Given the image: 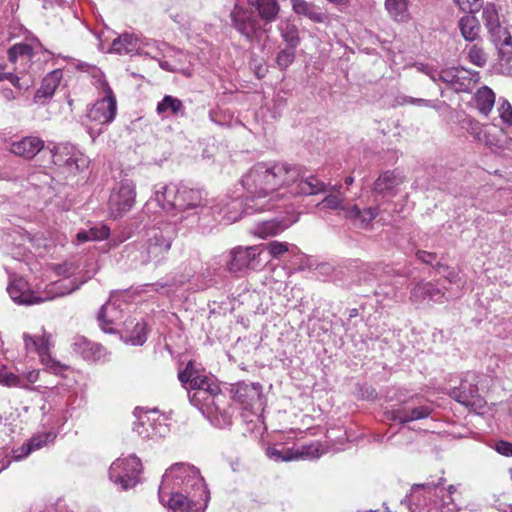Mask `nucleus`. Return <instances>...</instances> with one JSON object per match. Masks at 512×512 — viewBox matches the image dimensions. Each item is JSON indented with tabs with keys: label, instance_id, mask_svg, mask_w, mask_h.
I'll return each mask as SVG.
<instances>
[{
	"label": "nucleus",
	"instance_id": "obj_1",
	"mask_svg": "<svg viewBox=\"0 0 512 512\" xmlns=\"http://www.w3.org/2000/svg\"><path fill=\"white\" fill-rule=\"evenodd\" d=\"M298 172L285 163L258 162L241 178V184L249 194L246 198L247 213L272 210L274 193L297 179Z\"/></svg>",
	"mask_w": 512,
	"mask_h": 512
},
{
	"label": "nucleus",
	"instance_id": "obj_2",
	"mask_svg": "<svg viewBox=\"0 0 512 512\" xmlns=\"http://www.w3.org/2000/svg\"><path fill=\"white\" fill-rule=\"evenodd\" d=\"M176 235L177 230L173 223H161L159 226H154L147 231V240L140 248L127 247V257L140 265H147L151 262L159 264L166 258Z\"/></svg>",
	"mask_w": 512,
	"mask_h": 512
},
{
	"label": "nucleus",
	"instance_id": "obj_3",
	"mask_svg": "<svg viewBox=\"0 0 512 512\" xmlns=\"http://www.w3.org/2000/svg\"><path fill=\"white\" fill-rule=\"evenodd\" d=\"M173 481L177 487H183L187 494L192 492L199 493V497L203 500L204 505L209 499V492L205 484L204 478L200 474V470L188 463H175L171 465L164 473L162 482L159 486V498L164 500L165 486L169 481Z\"/></svg>",
	"mask_w": 512,
	"mask_h": 512
},
{
	"label": "nucleus",
	"instance_id": "obj_4",
	"mask_svg": "<svg viewBox=\"0 0 512 512\" xmlns=\"http://www.w3.org/2000/svg\"><path fill=\"white\" fill-rule=\"evenodd\" d=\"M79 289V284L69 282H53L43 292L30 290L28 283L22 279L13 280L7 287L12 300L19 304L33 305L44 301L53 300L57 297L68 295Z\"/></svg>",
	"mask_w": 512,
	"mask_h": 512
},
{
	"label": "nucleus",
	"instance_id": "obj_5",
	"mask_svg": "<svg viewBox=\"0 0 512 512\" xmlns=\"http://www.w3.org/2000/svg\"><path fill=\"white\" fill-rule=\"evenodd\" d=\"M229 18L231 26L250 43H260L269 31L253 11L237 3Z\"/></svg>",
	"mask_w": 512,
	"mask_h": 512
},
{
	"label": "nucleus",
	"instance_id": "obj_6",
	"mask_svg": "<svg viewBox=\"0 0 512 512\" xmlns=\"http://www.w3.org/2000/svg\"><path fill=\"white\" fill-rule=\"evenodd\" d=\"M433 410V407L422 397L413 395L390 410L387 413V417L392 421L404 425L409 422L428 418Z\"/></svg>",
	"mask_w": 512,
	"mask_h": 512
},
{
	"label": "nucleus",
	"instance_id": "obj_7",
	"mask_svg": "<svg viewBox=\"0 0 512 512\" xmlns=\"http://www.w3.org/2000/svg\"><path fill=\"white\" fill-rule=\"evenodd\" d=\"M142 472V463L138 457L131 455L124 459H117L109 468L110 480L122 490L134 487L139 482Z\"/></svg>",
	"mask_w": 512,
	"mask_h": 512
},
{
	"label": "nucleus",
	"instance_id": "obj_8",
	"mask_svg": "<svg viewBox=\"0 0 512 512\" xmlns=\"http://www.w3.org/2000/svg\"><path fill=\"white\" fill-rule=\"evenodd\" d=\"M136 184L127 177L116 182L108 200V208L114 218L122 217L134 205Z\"/></svg>",
	"mask_w": 512,
	"mask_h": 512
},
{
	"label": "nucleus",
	"instance_id": "obj_9",
	"mask_svg": "<svg viewBox=\"0 0 512 512\" xmlns=\"http://www.w3.org/2000/svg\"><path fill=\"white\" fill-rule=\"evenodd\" d=\"M99 82L104 95L89 108L86 117L91 122L105 125L114 120L117 113V101L108 82L104 78Z\"/></svg>",
	"mask_w": 512,
	"mask_h": 512
},
{
	"label": "nucleus",
	"instance_id": "obj_10",
	"mask_svg": "<svg viewBox=\"0 0 512 512\" xmlns=\"http://www.w3.org/2000/svg\"><path fill=\"white\" fill-rule=\"evenodd\" d=\"M53 163L70 174L83 171L88 166V159L74 145L61 143L51 150Z\"/></svg>",
	"mask_w": 512,
	"mask_h": 512
},
{
	"label": "nucleus",
	"instance_id": "obj_11",
	"mask_svg": "<svg viewBox=\"0 0 512 512\" xmlns=\"http://www.w3.org/2000/svg\"><path fill=\"white\" fill-rule=\"evenodd\" d=\"M232 398L238 402L243 409L258 414L263 411L265 398L260 383H237L232 389Z\"/></svg>",
	"mask_w": 512,
	"mask_h": 512
},
{
	"label": "nucleus",
	"instance_id": "obj_12",
	"mask_svg": "<svg viewBox=\"0 0 512 512\" xmlns=\"http://www.w3.org/2000/svg\"><path fill=\"white\" fill-rule=\"evenodd\" d=\"M439 79L456 93H470L479 82V72L465 68L451 67L440 70Z\"/></svg>",
	"mask_w": 512,
	"mask_h": 512
},
{
	"label": "nucleus",
	"instance_id": "obj_13",
	"mask_svg": "<svg viewBox=\"0 0 512 512\" xmlns=\"http://www.w3.org/2000/svg\"><path fill=\"white\" fill-rule=\"evenodd\" d=\"M260 254L259 246L235 247L229 253V260L226 263L227 270L237 274L256 269L260 262Z\"/></svg>",
	"mask_w": 512,
	"mask_h": 512
},
{
	"label": "nucleus",
	"instance_id": "obj_14",
	"mask_svg": "<svg viewBox=\"0 0 512 512\" xmlns=\"http://www.w3.org/2000/svg\"><path fill=\"white\" fill-rule=\"evenodd\" d=\"M24 344L28 351L38 353L41 362L47 368L55 373L62 371L65 366L53 359L50 355V349L53 347L52 336L47 332H43L41 336H31L28 333L23 334Z\"/></svg>",
	"mask_w": 512,
	"mask_h": 512
},
{
	"label": "nucleus",
	"instance_id": "obj_15",
	"mask_svg": "<svg viewBox=\"0 0 512 512\" xmlns=\"http://www.w3.org/2000/svg\"><path fill=\"white\" fill-rule=\"evenodd\" d=\"M235 408L231 405L227 396L222 393L216 396L214 402L206 408L203 415L212 425L218 428H226L232 424Z\"/></svg>",
	"mask_w": 512,
	"mask_h": 512
},
{
	"label": "nucleus",
	"instance_id": "obj_16",
	"mask_svg": "<svg viewBox=\"0 0 512 512\" xmlns=\"http://www.w3.org/2000/svg\"><path fill=\"white\" fill-rule=\"evenodd\" d=\"M121 296L122 294L113 292L109 300L104 305H102L98 312L97 319L101 329L105 333H115V325L123 317L121 310L122 302L119 299Z\"/></svg>",
	"mask_w": 512,
	"mask_h": 512
},
{
	"label": "nucleus",
	"instance_id": "obj_17",
	"mask_svg": "<svg viewBox=\"0 0 512 512\" xmlns=\"http://www.w3.org/2000/svg\"><path fill=\"white\" fill-rule=\"evenodd\" d=\"M178 379L186 389L187 395L189 391H198V389L210 388L212 384H217L211 377L201 372L193 361H189L185 368L178 372Z\"/></svg>",
	"mask_w": 512,
	"mask_h": 512
},
{
	"label": "nucleus",
	"instance_id": "obj_18",
	"mask_svg": "<svg viewBox=\"0 0 512 512\" xmlns=\"http://www.w3.org/2000/svg\"><path fill=\"white\" fill-rule=\"evenodd\" d=\"M298 172L297 179L291 181L287 187H293L291 192L300 195H315L326 190V184L314 175H306L298 166H290Z\"/></svg>",
	"mask_w": 512,
	"mask_h": 512
},
{
	"label": "nucleus",
	"instance_id": "obj_19",
	"mask_svg": "<svg viewBox=\"0 0 512 512\" xmlns=\"http://www.w3.org/2000/svg\"><path fill=\"white\" fill-rule=\"evenodd\" d=\"M147 324L144 320L129 317L123 322L121 339L133 346H142L147 341Z\"/></svg>",
	"mask_w": 512,
	"mask_h": 512
},
{
	"label": "nucleus",
	"instance_id": "obj_20",
	"mask_svg": "<svg viewBox=\"0 0 512 512\" xmlns=\"http://www.w3.org/2000/svg\"><path fill=\"white\" fill-rule=\"evenodd\" d=\"M481 18L488 32L490 41L499 40V37L504 36L506 31H508L501 25L499 11L494 3H487L482 8Z\"/></svg>",
	"mask_w": 512,
	"mask_h": 512
},
{
	"label": "nucleus",
	"instance_id": "obj_21",
	"mask_svg": "<svg viewBox=\"0 0 512 512\" xmlns=\"http://www.w3.org/2000/svg\"><path fill=\"white\" fill-rule=\"evenodd\" d=\"M200 501L203 500L197 492L187 495L175 492L168 500V509L170 512H199Z\"/></svg>",
	"mask_w": 512,
	"mask_h": 512
},
{
	"label": "nucleus",
	"instance_id": "obj_22",
	"mask_svg": "<svg viewBox=\"0 0 512 512\" xmlns=\"http://www.w3.org/2000/svg\"><path fill=\"white\" fill-rule=\"evenodd\" d=\"M63 73L61 69H55L48 73L42 80L40 88L34 95V102L45 104L47 100L52 98L56 88L59 86Z\"/></svg>",
	"mask_w": 512,
	"mask_h": 512
},
{
	"label": "nucleus",
	"instance_id": "obj_23",
	"mask_svg": "<svg viewBox=\"0 0 512 512\" xmlns=\"http://www.w3.org/2000/svg\"><path fill=\"white\" fill-rule=\"evenodd\" d=\"M44 147V141L36 136L23 137L11 144L10 151L27 159L35 157Z\"/></svg>",
	"mask_w": 512,
	"mask_h": 512
},
{
	"label": "nucleus",
	"instance_id": "obj_24",
	"mask_svg": "<svg viewBox=\"0 0 512 512\" xmlns=\"http://www.w3.org/2000/svg\"><path fill=\"white\" fill-rule=\"evenodd\" d=\"M478 394V387L475 383V375L467 374L464 379L461 380L459 386L451 389L450 396L457 402L470 405L472 399Z\"/></svg>",
	"mask_w": 512,
	"mask_h": 512
},
{
	"label": "nucleus",
	"instance_id": "obj_25",
	"mask_svg": "<svg viewBox=\"0 0 512 512\" xmlns=\"http://www.w3.org/2000/svg\"><path fill=\"white\" fill-rule=\"evenodd\" d=\"M378 215V207H368L361 210L357 205L348 207L345 213V217L349 219L353 223V225L361 229L369 228L373 220Z\"/></svg>",
	"mask_w": 512,
	"mask_h": 512
},
{
	"label": "nucleus",
	"instance_id": "obj_26",
	"mask_svg": "<svg viewBox=\"0 0 512 512\" xmlns=\"http://www.w3.org/2000/svg\"><path fill=\"white\" fill-rule=\"evenodd\" d=\"M72 350L85 360L96 361L103 356L104 348L89 341L83 336H76L73 339Z\"/></svg>",
	"mask_w": 512,
	"mask_h": 512
},
{
	"label": "nucleus",
	"instance_id": "obj_27",
	"mask_svg": "<svg viewBox=\"0 0 512 512\" xmlns=\"http://www.w3.org/2000/svg\"><path fill=\"white\" fill-rule=\"evenodd\" d=\"M291 5L294 13L306 17L314 23H326L329 19L320 7L306 0H291Z\"/></svg>",
	"mask_w": 512,
	"mask_h": 512
},
{
	"label": "nucleus",
	"instance_id": "obj_28",
	"mask_svg": "<svg viewBox=\"0 0 512 512\" xmlns=\"http://www.w3.org/2000/svg\"><path fill=\"white\" fill-rule=\"evenodd\" d=\"M181 186L169 184L155 192V201L165 211L178 210Z\"/></svg>",
	"mask_w": 512,
	"mask_h": 512
},
{
	"label": "nucleus",
	"instance_id": "obj_29",
	"mask_svg": "<svg viewBox=\"0 0 512 512\" xmlns=\"http://www.w3.org/2000/svg\"><path fill=\"white\" fill-rule=\"evenodd\" d=\"M222 394L218 384H212L210 388L198 389V391H189V401L203 414L207 407L215 401L216 396Z\"/></svg>",
	"mask_w": 512,
	"mask_h": 512
},
{
	"label": "nucleus",
	"instance_id": "obj_30",
	"mask_svg": "<svg viewBox=\"0 0 512 512\" xmlns=\"http://www.w3.org/2000/svg\"><path fill=\"white\" fill-rule=\"evenodd\" d=\"M56 434L54 432H45L42 434L31 437L27 442L23 443L21 447L14 450V458L21 460L27 457L32 451L40 449L55 440Z\"/></svg>",
	"mask_w": 512,
	"mask_h": 512
},
{
	"label": "nucleus",
	"instance_id": "obj_31",
	"mask_svg": "<svg viewBox=\"0 0 512 512\" xmlns=\"http://www.w3.org/2000/svg\"><path fill=\"white\" fill-rule=\"evenodd\" d=\"M444 293L431 282H419L410 292V300L420 304L425 300L439 301Z\"/></svg>",
	"mask_w": 512,
	"mask_h": 512
},
{
	"label": "nucleus",
	"instance_id": "obj_32",
	"mask_svg": "<svg viewBox=\"0 0 512 512\" xmlns=\"http://www.w3.org/2000/svg\"><path fill=\"white\" fill-rule=\"evenodd\" d=\"M247 2L256 8L257 16L265 27L277 19L280 12L278 0H247Z\"/></svg>",
	"mask_w": 512,
	"mask_h": 512
},
{
	"label": "nucleus",
	"instance_id": "obj_33",
	"mask_svg": "<svg viewBox=\"0 0 512 512\" xmlns=\"http://www.w3.org/2000/svg\"><path fill=\"white\" fill-rule=\"evenodd\" d=\"M206 199L201 190L181 186L180 200L178 202L179 211H187L205 206Z\"/></svg>",
	"mask_w": 512,
	"mask_h": 512
},
{
	"label": "nucleus",
	"instance_id": "obj_34",
	"mask_svg": "<svg viewBox=\"0 0 512 512\" xmlns=\"http://www.w3.org/2000/svg\"><path fill=\"white\" fill-rule=\"evenodd\" d=\"M473 100L479 113L484 117H488L495 105L496 94L490 87L484 85L476 91Z\"/></svg>",
	"mask_w": 512,
	"mask_h": 512
},
{
	"label": "nucleus",
	"instance_id": "obj_35",
	"mask_svg": "<svg viewBox=\"0 0 512 512\" xmlns=\"http://www.w3.org/2000/svg\"><path fill=\"white\" fill-rule=\"evenodd\" d=\"M473 14L474 13L466 14L458 21L461 36L468 42H474L480 38L481 25Z\"/></svg>",
	"mask_w": 512,
	"mask_h": 512
},
{
	"label": "nucleus",
	"instance_id": "obj_36",
	"mask_svg": "<svg viewBox=\"0 0 512 512\" xmlns=\"http://www.w3.org/2000/svg\"><path fill=\"white\" fill-rule=\"evenodd\" d=\"M385 8L396 22L407 23L411 20L408 0H385Z\"/></svg>",
	"mask_w": 512,
	"mask_h": 512
},
{
	"label": "nucleus",
	"instance_id": "obj_37",
	"mask_svg": "<svg viewBox=\"0 0 512 512\" xmlns=\"http://www.w3.org/2000/svg\"><path fill=\"white\" fill-rule=\"evenodd\" d=\"M286 228L285 222L271 219L257 223L251 232L255 236L265 239L281 233Z\"/></svg>",
	"mask_w": 512,
	"mask_h": 512
},
{
	"label": "nucleus",
	"instance_id": "obj_38",
	"mask_svg": "<svg viewBox=\"0 0 512 512\" xmlns=\"http://www.w3.org/2000/svg\"><path fill=\"white\" fill-rule=\"evenodd\" d=\"M278 30L286 46L297 48L301 38L297 26L289 19H283L278 24Z\"/></svg>",
	"mask_w": 512,
	"mask_h": 512
},
{
	"label": "nucleus",
	"instance_id": "obj_39",
	"mask_svg": "<svg viewBox=\"0 0 512 512\" xmlns=\"http://www.w3.org/2000/svg\"><path fill=\"white\" fill-rule=\"evenodd\" d=\"M156 111L159 115L169 113L171 116L185 115V108L182 101L171 95H165L163 99L157 104Z\"/></svg>",
	"mask_w": 512,
	"mask_h": 512
},
{
	"label": "nucleus",
	"instance_id": "obj_40",
	"mask_svg": "<svg viewBox=\"0 0 512 512\" xmlns=\"http://www.w3.org/2000/svg\"><path fill=\"white\" fill-rule=\"evenodd\" d=\"M462 127L466 129L467 133H469L476 142L484 145L491 144L489 135L485 130V125L480 123L478 120L467 117L463 119Z\"/></svg>",
	"mask_w": 512,
	"mask_h": 512
},
{
	"label": "nucleus",
	"instance_id": "obj_41",
	"mask_svg": "<svg viewBox=\"0 0 512 512\" xmlns=\"http://www.w3.org/2000/svg\"><path fill=\"white\" fill-rule=\"evenodd\" d=\"M110 229L105 224H97L88 230H81L77 233L76 239L79 243L88 241H101L108 238Z\"/></svg>",
	"mask_w": 512,
	"mask_h": 512
},
{
	"label": "nucleus",
	"instance_id": "obj_42",
	"mask_svg": "<svg viewBox=\"0 0 512 512\" xmlns=\"http://www.w3.org/2000/svg\"><path fill=\"white\" fill-rule=\"evenodd\" d=\"M400 183L401 181L394 171H385L374 182L373 191L378 194H385L392 191Z\"/></svg>",
	"mask_w": 512,
	"mask_h": 512
},
{
	"label": "nucleus",
	"instance_id": "obj_43",
	"mask_svg": "<svg viewBox=\"0 0 512 512\" xmlns=\"http://www.w3.org/2000/svg\"><path fill=\"white\" fill-rule=\"evenodd\" d=\"M141 411L142 409L140 408H136L134 411L138 421L134 424L133 430L142 438H154L156 433L152 427L149 417L147 416L148 411H145L144 415H138V412Z\"/></svg>",
	"mask_w": 512,
	"mask_h": 512
},
{
	"label": "nucleus",
	"instance_id": "obj_44",
	"mask_svg": "<svg viewBox=\"0 0 512 512\" xmlns=\"http://www.w3.org/2000/svg\"><path fill=\"white\" fill-rule=\"evenodd\" d=\"M137 38L133 34L124 33L113 40L112 50L118 54H128L135 50Z\"/></svg>",
	"mask_w": 512,
	"mask_h": 512
},
{
	"label": "nucleus",
	"instance_id": "obj_45",
	"mask_svg": "<svg viewBox=\"0 0 512 512\" xmlns=\"http://www.w3.org/2000/svg\"><path fill=\"white\" fill-rule=\"evenodd\" d=\"M498 50V56L501 61L506 63L512 61V36L506 31L504 36H500L499 40L491 41Z\"/></svg>",
	"mask_w": 512,
	"mask_h": 512
},
{
	"label": "nucleus",
	"instance_id": "obj_46",
	"mask_svg": "<svg viewBox=\"0 0 512 512\" xmlns=\"http://www.w3.org/2000/svg\"><path fill=\"white\" fill-rule=\"evenodd\" d=\"M266 455L276 462H288L297 460L294 449L286 447L271 446L266 449Z\"/></svg>",
	"mask_w": 512,
	"mask_h": 512
},
{
	"label": "nucleus",
	"instance_id": "obj_47",
	"mask_svg": "<svg viewBox=\"0 0 512 512\" xmlns=\"http://www.w3.org/2000/svg\"><path fill=\"white\" fill-rule=\"evenodd\" d=\"M170 51H172V48L168 44L154 41L148 43L147 49L140 52V54L150 59L159 60L160 57H165Z\"/></svg>",
	"mask_w": 512,
	"mask_h": 512
},
{
	"label": "nucleus",
	"instance_id": "obj_48",
	"mask_svg": "<svg viewBox=\"0 0 512 512\" xmlns=\"http://www.w3.org/2000/svg\"><path fill=\"white\" fill-rule=\"evenodd\" d=\"M243 203L239 199H233L226 205V210L224 212L223 218L229 222H236L242 216V214L251 215L252 213H247L246 203L244 204V208L242 209Z\"/></svg>",
	"mask_w": 512,
	"mask_h": 512
},
{
	"label": "nucleus",
	"instance_id": "obj_49",
	"mask_svg": "<svg viewBox=\"0 0 512 512\" xmlns=\"http://www.w3.org/2000/svg\"><path fill=\"white\" fill-rule=\"evenodd\" d=\"M7 54L11 63H15L20 57L30 60L33 57V48L25 43H17L8 49Z\"/></svg>",
	"mask_w": 512,
	"mask_h": 512
},
{
	"label": "nucleus",
	"instance_id": "obj_50",
	"mask_svg": "<svg viewBox=\"0 0 512 512\" xmlns=\"http://www.w3.org/2000/svg\"><path fill=\"white\" fill-rule=\"evenodd\" d=\"M467 59L477 67H484L487 63V54L479 44H473L467 49Z\"/></svg>",
	"mask_w": 512,
	"mask_h": 512
},
{
	"label": "nucleus",
	"instance_id": "obj_51",
	"mask_svg": "<svg viewBox=\"0 0 512 512\" xmlns=\"http://www.w3.org/2000/svg\"><path fill=\"white\" fill-rule=\"evenodd\" d=\"M295 50L296 48L286 46V48L281 49L278 52L276 56V63L281 70L287 69L294 62Z\"/></svg>",
	"mask_w": 512,
	"mask_h": 512
},
{
	"label": "nucleus",
	"instance_id": "obj_52",
	"mask_svg": "<svg viewBox=\"0 0 512 512\" xmlns=\"http://www.w3.org/2000/svg\"><path fill=\"white\" fill-rule=\"evenodd\" d=\"M0 384L8 387H21L22 382L18 375L11 372L5 365L0 364Z\"/></svg>",
	"mask_w": 512,
	"mask_h": 512
},
{
	"label": "nucleus",
	"instance_id": "obj_53",
	"mask_svg": "<svg viewBox=\"0 0 512 512\" xmlns=\"http://www.w3.org/2000/svg\"><path fill=\"white\" fill-rule=\"evenodd\" d=\"M294 453L297 455V459L318 458L321 456L322 451L320 450L319 443H311L307 445H302L300 448L294 450Z\"/></svg>",
	"mask_w": 512,
	"mask_h": 512
},
{
	"label": "nucleus",
	"instance_id": "obj_54",
	"mask_svg": "<svg viewBox=\"0 0 512 512\" xmlns=\"http://www.w3.org/2000/svg\"><path fill=\"white\" fill-rule=\"evenodd\" d=\"M498 104L499 105L497 110L499 113V117L501 118L503 123L507 125H512V105L506 98L503 97L499 98Z\"/></svg>",
	"mask_w": 512,
	"mask_h": 512
},
{
	"label": "nucleus",
	"instance_id": "obj_55",
	"mask_svg": "<svg viewBox=\"0 0 512 512\" xmlns=\"http://www.w3.org/2000/svg\"><path fill=\"white\" fill-rule=\"evenodd\" d=\"M290 244L287 242L270 241L266 244L265 249L272 258H280L289 250Z\"/></svg>",
	"mask_w": 512,
	"mask_h": 512
},
{
	"label": "nucleus",
	"instance_id": "obj_56",
	"mask_svg": "<svg viewBox=\"0 0 512 512\" xmlns=\"http://www.w3.org/2000/svg\"><path fill=\"white\" fill-rule=\"evenodd\" d=\"M75 268L72 263H64L61 265H57L55 267V272L60 275L64 276L65 279L60 280L59 282H66L69 285V282H73L75 284H79V287L84 283V281H77L76 279H69V277L74 273Z\"/></svg>",
	"mask_w": 512,
	"mask_h": 512
},
{
	"label": "nucleus",
	"instance_id": "obj_57",
	"mask_svg": "<svg viewBox=\"0 0 512 512\" xmlns=\"http://www.w3.org/2000/svg\"><path fill=\"white\" fill-rule=\"evenodd\" d=\"M5 77V80L9 81L19 91L27 90L32 83L30 79H24V77L20 78L12 72H8V76Z\"/></svg>",
	"mask_w": 512,
	"mask_h": 512
},
{
	"label": "nucleus",
	"instance_id": "obj_58",
	"mask_svg": "<svg viewBox=\"0 0 512 512\" xmlns=\"http://www.w3.org/2000/svg\"><path fill=\"white\" fill-rule=\"evenodd\" d=\"M343 201L344 200H343L342 197H340L338 195L330 194V195H327L323 199L322 204L326 208L333 209V210L341 209V210H344L346 212L347 208H345L343 206Z\"/></svg>",
	"mask_w": 512,
	"mask_h": 512
},
{
	"label": "nucleus",
	"instance_id": "obj_59",
	"mask_svg": "<svg viewBox=\"0 0 512 512\" xmlns=\"http://www.w3.org/2000/svg\"><path fill=\"white\" fill-rule=\"evenodd\" d=\"M480 0H454V3L463 12L476 13L479 10Z\"/></svg>",
	"mask_w": 512,
	"mask_h": 512
},
{
	"label": "nucleus",
	"instance_id": "obj_60",
	"mask_svg": "<svg viewBox=\"0 0 512 512\" xmlns=\"http://www.w3.org/2000/svg\"><path fill=\"white\" fill-rule=\"evenodd\" d=\"M416 257L418 260H420L421 262L425 263V264H428V265H432L433 262L437 259V254L434 253V252H428V251H424V250H418L416 252Z\"/></svg>",
	"mask_w": 512,
	"mask_h": 512
},
{
	"label": "nucleus",
	"instance_id": "obj_61",
	"mask_svg": "<svg viewBox=\"0 0 512 512\" xmlns=\"http://www.w3.org/2000/svg\"><path fill=\"white\" fill-rule=\"evenodd\" d=\"M495 449L498 453L504 456H512V443L500 440L495 444Z\"/></svg>",
	"mask_w": 512,
	"mask_h": 512
},
{
	"label": "nucleus",
	"instance_id": "obj_62",
	"mask_svg": "<svg viewBox=\"0 0 512 512\" xmlns=\"http://www.w3.org/2000/svg\"><path fill=\"white\" fill-rule=\"evenodd\" d=\"M417 67L421 72L428 75L431 78V80H433L434 82L440 81V79H439L440 70L438 71V70L430 67L429 65H425V64H418Z\"/></svg>",
	"mask_w": 512,
	"mask_h": 512
},
{
	"label": "nucleus",
	"instance_id": "obj_63",
	"mask_svg": "<svg viewBox=\"0 0 512 512\" xmlns=\"http://www.w3.org/2000/svg\"><path fill=\"white\" fill-rule=\"evenodd\" d=\"M444 482H445V478L444 477H440L437 482L427 481V482L422 483V484H415L413 486V488L432 489V488H436V487H439V486L443 485Z\"/></svg>",
	"mask_w": 512,
	"mask_h": 512
},
{
	"label": "nucleus",
	"instance_id": "obj_64",
	"mask_svg": "<svg viewBox=\"0 0 512 512\" xmlns=\"http://www.w3.org/2000/svg\"><path fill=\"white\" fill-rule=\"evenodd\" d=\"M406 102L407 103H411V104H415V105H418V106H421V105L431 106V101L430 100H425V99H421V98L409 97V98H407Z\"/></svg>",
	"mask_w": 512,
	"mask_h": 512
}]
</instances>
